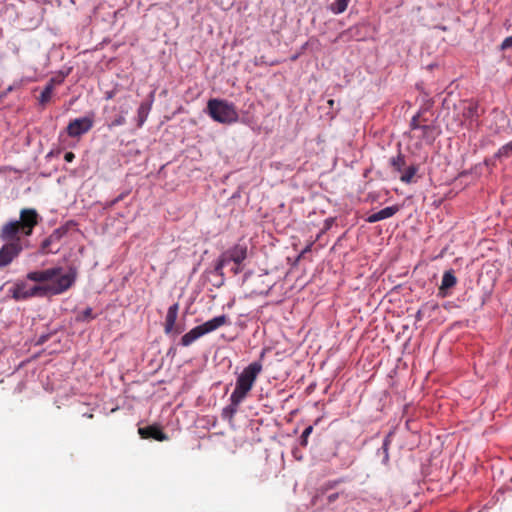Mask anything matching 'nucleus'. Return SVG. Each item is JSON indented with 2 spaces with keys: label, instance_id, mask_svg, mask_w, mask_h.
Listing matches in <instances>:
<instances>
[{
  "label": "nucleus",
  "instance_id": "nucleus-1",
  "mask_svg": "<svg viewBox=\"0 0 512 512\" xmlns=\"http://www.w3.org/2000/svg\"><path fill=\"white\" fill-rule=\"evenodd\" d=\"M39 214L33 208H25L20 211L19 220H10L0 230V239L6 243L0 248V268L12 263L23 250L18 234L31 236L33 229L38 225Z\"/></svg>",
  "mask_w": 512,
  "mask_h": 512
},
{
  "label": "nucleus",
  "instance_id": "nucleus-14",
  "mask_svg": "<svg viewBox=\"0 0 512 512\" xmlns=\"http://www.w3.org/2000/svg\"><path fill=\"white\" fill-rule=\"evenodd\" d=\"M151 105H152L151 102H143L139 106V108L137 110V121H138L137 125H138V127H141L147 120L149 112L151 110Z\"/></svg>",
  "mask_w": 512,
  "mask_h": 512
},
{
  "label": "nucleus",
  "instance_id": "nucleus-35",
  "mask_svg": "<svg viewBox=\"0 0 512 512\" xmlns=\"http://www.w3.org/2000/svg\"><path fill=\"white\" fill-rule=\"evenodd\" d=\"M113 97V92H108L106 94V99H111Z\"/></svg>",
  "mask_w": 512,
  "mask_h": 512
},
{
  "label": "nucleus",
  "instance_id": "nucleus-25",
  "mask_svg": "<svg viewBox=\"0 0 512 512\" xmlns=\"http://www.w3.org/2000/svg\"><path fill=\"white\" fill-rule=\"evenodd\" d=\"M312 431H313V427L312 426H307L303 430L302 435H301V444H303V445L307 444V439L310 436V434L312 433Z\"/></svg>",
  "mask_w": 512,
  "mask_h": 512
},
{
  "label": "nucleus",
  "instance_id": "nucleus-22",
  "mask_svg": "<svg viewBox=\"0 0 512 512\" xmlns=\"http://www.w3.org/2000/svg\"><path fill=\"white\" fill-rule=\"evenodd\" d=\"M464 114L466 117H470V118L477 117L478 116V106L474 103H470Z\"/></svg>",
  "mask_w": 512,
  "mask_h": 512
},
{
  "label": "nucleus",
  "instance_id": "nucleus-9",
  "mask_svg": "<svg viewBox=\"0 0 512 512\" xmlns=\"http://www.w3.org/2000/svg\"><path fill=\"white\" fill-rule=\"evenodd\" d=\"M179 311V304L174 303L168 308L166 317H165V333L169 334L173 331Z\"/></svg>",
  "mask_w": 512,
  "mask_h": 512
},
{
  "label": "nucleus",
  "instance_id": "nucleus-7",
  "mask_svg": "<svg viewBox=\"0 0 512 512\" xmlns=\"http://www.w3.org/2000/svg\"><path fill=\"white\" fill-rule=\"evenodd\" d=\"M228 323V317L224 314L216 316L203 324L199 325L201 331L203 332V335H206L208 333L214 332L221 326Z\"/></svg>",
  "mask_w": 512,
  "mask_h": 512
},
{
  "label": "nucleus",
  "instance_id": "nucleus-10",
  "mask_svg": "<svg viewBox=\"0 0 512 512\" xmlns=\"http://www.w3.org/2000/svg\"><path fill=\"white\" fill-rule=\"evenodd\" d=\"M139 434L142 438H153L157 441H165L168 437L156 426L139 428Z\"/></svg>",
  "mask_w": 512,
  "mask_h": 512
},
{
  "label": "nucleus",
  "instance_id": "nucleus-19",
  "mask_svg": "<svg viewBox=\"0 0 512 512\" xmlns=\"http://www.w3.org/2000/svg\"><path fill=\"white\" fill-rule=\"evenodd\" d=\"M52 94H53V89H52V86L51 85H45L44 89L42 90L40 96H39V99H38V102L40 105H45L46 103H48L51 98H52Z\"/></svg>",
  "mask_w": 512,
  "mask_h": 512
},
{
  "label": "nucleus",
  "instance_id": "nucleus-6",
  "mask_svg": "<svg viewBox=\"0 0 512 512\" xmlns=\"http://www.w3.org/2000/svg\"><path fill=\"white\" fill-rule=\"evenodd\" d=\"M93 127V118L85 116L72 120L67 126V133L70 137H79L87 133Z\"/></svg>",
  "mask_w": 512,
  "mask_h": 512
},
{
  "label": "nucleus",
  "instance_id": "nucleus-21",
  "mask_svg": "<svg viewBox=\"0 0 512 512\" xmlns=\"http://www.w3.org/2000/svg\"><path fill=\"white\" fill-rule=\"evenodd\" d=\"M512 153V140L503 145L496 153L497 157H508Z\"/></svg>",
  "mask_w": 512,
  "mask_h": 512
},
{
  "label": "nucleus",
  "instance_id": "nucleus-17",
  "mask_svg": "<svg viewBox=\"0 0 512 512\" xmlns=\"http://www.w3.org/2000/svg\"><path fill=\"white\" fill-rule=\"evenodd\" d=\"M456 283H457V279L454 276L453 272L451 270L450 271H446L443 274L440 289L443 290V289L452 288L453 286L456 285Z\"/></svg>",
  "mask_w": 512,
  "mask_h": 512
},
{
  "label": "nucleus",
  "instance_id": "nucleus-20",
  "mask_svg": "<svg viewBox=\"0 0 512 512\" xmlns=\"http://www.w3.org/2000/svg\"><path fill=\"white\" fill-rule=\"evenodd\" d=\"M128 113L127 110L123 111L120 115H118L117 117H115V119H113L109 124H108V128L112 129L114 127H117V126H122L126 123V117L125 115Z\"/></svg>",
  "mask_w": 512,
  "mask_h": 512
},
{
  "label": "nucleus",
  "instance_id": "nucleus-15",
  "mask_svg": "<svg viewBox=\"0 0 512 512\" xmlns=\"http://www.w3.org/2000/svg\"><path fill=\"white\" fill-rule=\"evenodd\" d=\"M417 172H418V166L414 165V164L410 165V166L404 168V170L400 173L401 175H400L399 179L405 184H410L413 182V178Z\"/></svg>",
  "mask_w": 512,
  "mask_h": 512
},
{
  "label": "nucleus",
  "instance_id": "nucleus-11",
  "mask_svg": "<svg viewBox=\"0 0 512 512\" xmlns=\"http://www.w3.org/2000/svg\"><path fill=\"white\" fill-rule=\"evenodd\" d=\"M202 336H204L203 332L198 325L182 336L180 344L184 347H188Z\"/></svg>",
  "mask_w": 512,
  "mask_h": 512
},
{
  "label": "nucleus",
  "instance_id": "nucleus-23",
  "mask_svg": "<svg viewBox=\"0 0 512 512\" xmlns=\"http://www.w3.org/2000/svg\"><path fill=\"white\" fill-rule=\"evenodd\" d=\"M94 318H95V316L93 315V310L90 307L84 309L81 312V314L79 315V320H81V321H87V320H91Z\"/></svg>",
  "mask_w": 512,
  "mask_h": 512
},
{
  "label": "nucleus",
  "instance_id": "nucleus-12",
  "mask_svg": "<svg viewBox=\"0 0 512 512\" xmlns=\"http://www.w3.org/2000/svg\"><path fill=\"white\" fill-rule=\"evenodd\" d=\"M242 402L243 400H237L233 395H230V404L223 408L222 418L232 420Z\"/></svg>",
  "mask_w": 512,
  "mask_h": 512
},
{
  "label": "nucleus",
  "instance_id": "nucleus-8",
  "mask_svg": "<svg viewBox=\"0 0 512 512\" xmlns=\"http://www.w3.org/2000/svg\"><path fill=\"white\" fill-rule=\"evenodd\" d=\"M399 208L396 205L385 207L371 215L368 216V223H376L378 221L387 219L392 217L394 214L398 212Z\"/></svg>",
  "mask_w": 512,
  "mask_h": 512
},
{
  "label": "nucleus",
  "instance_id": "nucleus-18",
  "mask_svg": "<svg viewBox=\"0 0 512 512\" xmlns=\"http://www.w3.org/2000/svg\"><path fill=\"white\" fill-rule=\"evenodd\" d=\"M348 4L349 0H335L330 5V11L336 15L341 14L347 9Z\"/></svg>",
  "mask_w": 512,
  "mask_h": 512
},
{
  "label": "nucleus",
  "instance_id": "nucleus-16",
  "mask_svg": "<svg viewBox=\"0 0 512 512\" xmlns=\"http://www.w3.org/2000/svg\"><path fill=\"white\" fill-rule=\"evenodd\" d=\"M390 165L394 171L401 173L406 166V161H405L404 155L401 153H398L395 157H392L390 159Z\"/></svg>",
  "mask_w": 512,
  "mask_h": 512
},
{
  "label": "nucleus",
  "instance_id": "nucleus-34",
  "mask_svg": "<svg viewBox=\"0 0 512 512\" xmlns=\"http://www.w3.org/2000/svg\"><path fill=\"white\" fill-rule=\"evenodd\" d=\"M383 447H384L385 451L387 452V450H388V440L384 441Z\"/></svg>",
  "mask_w": 512,
  "mask_h": 512
},
{
  "label": "nucleus",
  "instance_id": "nucleus-5",
  "mask_svg": "<svg viewBox=\"0 0 512 512\" xmlns=\"http://www.w3.org/2000/svg\"><path fill=\"white\" fill-rule=\"evenodd\" d=\"M9 294L16 301L27 300L32 297H42L40 286H30L27 282L19 280L9 288Z\"/></svg>",
  "mask_w": 512,
  "mask_h": 512
},
{
  "label": "nucleus",
  "instance_id": "nucleus-4",
  "mask_svg": "<svg viewBox=\"0 0 512 512\" xmlns=\"http://www.w3.org/2000/svg\"><path fill=\"white\" fill-rule=\"evenodd\" d=\"M208 115L221 124H232L238 121L239 115L235 105L226 100L213 98L207 103Z\"/></svg>",
  "mask_w": 512,
  "mask_h": 512
},
{
  "label": "nucleus",
  "instance_id": "nucleus-29",
  "mask_svg": "<svg viewBox=\"0 0 512 512\" xmlns=\"http://www.w3.org/2000/svg\"><path fill=\"white\" fill-rule=\"evenodd\" d=\"M64 77L62 78H51L49 82L46 85H51L52 89L54 90L55 85H59L63 82Z\"/></svg>",
  "mask_w": 512,
  "mask_h": 512
},
{
  "label": "nucleus",
  "instance_id": "nucleus-24",
  "mask_svg": "<svg viewBox=\"0 0 512 512\" xmlns=\"http://www.w3.org/2000/svg\"><path fill=\"white\" fill-rule=\"evenodd\" d=\"M410 125H411L412 129H421L423 132L430 130V126H428V125L420 126L418 124V116H414L412 118Z\"/></svg>",
  "mask_w": 512,
  "mask_h": 512
},
{
  "label": "nucleus",
  "instance_id": "nucleus-2",
  "mask_svg": "<svg viewBox=\"0 0 512 512\" xmlns=\"http://www.w3.org/2000/svg\"><path fill=\"white\" fill-rule=\"evenodd\" d=\"M26 278L39 283L42 297L59 295L67 291L76 280L73 270L65 272L62 267H52L27 273Z\"/></svg>",
  "mask_w": 512,
  "mask_h": 512
},
{
  "label": "nucleus",
  "instance_id": "nucleus-32",
  "mask_svg": "<svg viewBox=\"0 0 512 512\" xmlns=\"http://www.w3.org/2000/svg\"><path fill=\"white\" fill-rule=\"evenodd\" d=\"M124 197V194H121L120 196H118L117 198H115L111 203H110V206H113L115 205L117 202H119L120 200H122Z\"/></svg>",
  "mask_w": 512,
  "mask_h": 512
},
{
  "label": "nucleus",
  "instance_id": "nucleus-26",
  "mask_svg": "<svg viewBox=\"0 0 512 512\" xmlns=\"http://www.w3.org/2000/svg\"><path fill=\"white\" fill-rule=\"evenodd\" d=\"M54 242L52 241V239H50L49 237H47L43 242H42V250L44 252H52V250L49 249V246L51 244H53Z\"/></svg>",
  "mask_w": 512,
  "mask_h": 512
},
{
  "label": "nucleus",
  "instance_id": "nucleus-13",
  "mask_svg": "<svg viewBox=\"0 0 512 512\" xmlns=\"http://www.w3.org/2000/svg\"><path fill=\"white\" fill-rule=\"evenodd\" d=\"M247 255V248L242 245L234 246L229 252L228 257L236 264H241Z\"/></svg>",
  "mask_w": 512,
  "mask_h": 512
},
{
  "label": "nucleus",
  "instance_id": "nucleus-27",
  "mask_svg": "<svg viewBox=\"0 0 512 512\" xmlns=\"http://www.w3.org/2000/svg\"><path fill=\"white\" fill-rule=\"evenodd\" d=\"M512 47V36L505 38L501 44V49L506 50Z\"/></svg>",
  "mask_w": 512,
  "mask_h": 512
},
{
  "label": "nucleus",
  "instance_id": "nucleus-33",
  "mask_svg": "<svg viewBox=\"0 0 512 512\" xmlns=\"http://www.w3.org/2000/svg\"><path fill=\"white\" fill-rule=\"evenodd\" d=\"M223 266H224V261L219 262L215 268L216 271L218 272V271L222 270Z\"/></svg>",
  "mask_w": 512,
  "mask_h": 512
},
{
  "label": "nucleus",
  "instance_id": "nucleus-31",
  "mask_svg": "<svg viewBox=\"0 0 512 512\" xmlns=\"http://www.w3.org/2000/svg\"><path fill=\"white\" fill-rule=\"evenodd\" d=\"M338 496H339L338 493H332V494L328 495V497H327L328 503L334 502L338 498Z\"/></svg>",
  "mask_w": 512,
  "mask_h": 512
},
{
  "label": "nucleus",
  "instance_id": "nucleus-3",
  "mask_svg": "<svg viewBox=\"0 0 512 512\" xmlns=\"http://www.w3.org/2000/svg\"><path fill=\"white\" fill-rule=\"evenodd\" d=\"M263 366L260 361L250 363L243 371L237 376L235 388L231 395L237 400H245L249 392L252 390L257 377L262 372Z\"/></svg>",
  "mask_w": 512,
  "mask_h": 512
},
{
  "label": "nucleus",
  "instance_id": "nucleus-30",
  "mask_svg": "<svg viewBox=\"0 0 512 512\" xmlns=\"http://www.w3.org/2000/svg\"><path fill=\"white\" fill-rule=\"evenodd\" d=\"M74 158H75V155L72 152H66L64 155V159L66 162H72L74 160Z\"/></svg>",
  "mask_w": 512,
  "mask_h": 512
},
{
  "label": "nucleus",
  "instance_id": "nucleus-28",
  "mask_svg": "<svg viewBox=\"0 0 512 512\" xmlns=\"http://www.w3.org/2000/svg\"><path fill=\"white\" fill-rule=\"evenodd\" d=\"M63 235V232L60 230V229H57L55 230L50 236L49 238L52 239L53 242H56V241H59L60 238L62 237Z\"/></svg>",
  "mask_w": 512,
  "mask_h": 512
}]
</instances>
